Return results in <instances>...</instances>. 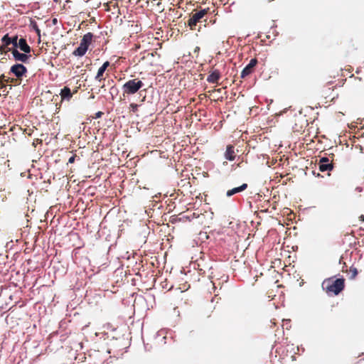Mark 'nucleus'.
I'll return each instance as SVG.
<instances>
[{"label": "nucleus", "instance_id": "nucleus-1", "mask_svg": "<svg viewBox=\"0 0 364 364\" xmlns=\"http://www.w3.org/2000/svg\"><path fill=\"white\" fill-rule=\"evenodd\" d=\"M334 278L335 277H331L325 279L322 282V289L328 295L333 294L337 296L345 289V279L343 277L341 276L340 278Z\"/></svg>", "mask_w": 364, "mask_h": 364}, {"label": "nucleus", "instance_id": "nucleus-2", "mask_svg": "<svg viewBox=\"0 0 364 364\" xmlns=\"http://www.w3.org/2000/svg\"><path fill=\"white\" fill-rule=\"evenodd\" d=\"M144 86V83L139 78L127 80L122 87L123 94L122 97H120L121 100H125L126 95H132L137 93L138 92H139L140 95H141L142 91L140 90Z\"/></svg>", "mask_w": 364, "mask_h": 364}, {"label": "nucleus", "instance_id": "nucleus-3", "mask_svg": "<svg viewBox=\"0 0 364 364\" xmlns=\"http://www.w3.org/2000/svg\"><path fill=\"white\" fill-rule=\"evenodd\" d=\"M19 46H21L20 50H21L22 53L19 52L18 50H16V49L11 50V48H9V50L11 51L14 60H16V62H20V63H22V64H23V63L27 64L31 60V48L29 45L27 46H25V45H23V42H21Z\"/></svg>", "mask_w": 364, "mask_h": 364}, {"label": "nucleus", "instance_id": "nucleus-4", "mask_svg": "<svg viewBox=\"0 0 364 364\" xmlns=\"http://www.w3.org/2000/svg\"><path fill=\"white\" fill-rule=\"evenodd\" d=\"M1 42L5 46L12 45L16 50L21 49V46H19L21 42H23L25 46H28L26 39L23 37L18 39L17 34L10 36L9 33H6L2 36Z\"/></svg>", "mask_w": 364, "mask_h": 364}, {"label": "nucleus", "instance_id": "nucleus-5", "mask_svg": "<svg viewBox=\"0 0 364 364\" xmlns=\"http://www.w3.org/2000/svg\"><path fill=\"white\" fill-rule=\"evenodd\" d=\"M9 73L14 75L17 78V80H20V82L18 83L20 84L22 79L26 76L28 73V69L23 64L16 63L11 66Z\"/></svg>", "mask_w": 364, "mask_h": 364}, {"label": "nucleus", "instance_id": "nucleus-6", "mask_svg": "<svg viewBox=\"0 0 364 364\" xmlns=\"http://www.w3.org/2000/svg\"><path fill=\"white\" fill-rule=\"evenodd\" d=\"M258 61L256 58H252L250 62L246 65V66L242 69L240 77L245 78L247 76L250 75L254 71V68L257 65Z\"/></svg>", "mask_w": 364, "mask_h": 364}, {"label": "nucleus", "instance_id": "nucleus-7", "mask_svg": "<svg viewBox=\"0 0 364 364\" xmlns=\"http://www.w3.org/2000/svg\"><path fill=\"white\" fill-rule=\"evenodd\" d=\"M94 38H95V36L92 33L88 32L82 36L80 41V45L88 50Z\"/></svg>", "mask_w": 364, "mask_h": 364}, {"label": "nucleus", "instance_id": "nucleus-8", "mask_svg": "<svg viewBox=\"0 0 364 364\" xmlns=\"http://www.w3.org/2000/svg\"><path fill=\"white\" fill-rule=\"evenodd\" d=\"M248 188V184L246 183H242L240 186L234 187L231 189H229L226 191L225 196L228 198H230L232 196L240 193L243 191H245Z\"/></svg>", "mask_w": 364, "mask_h": 364}, {"label": "nucleus", "instance_id": "nucleus-9", "mask_svg": "<svg viewBox=\"0 0 364 364\" xmlns=\"http://www.w3.org/2000/svg\"><path fill=\"white\" fill-rule=\"evenodd\" d=\"M221 77L220 72L218 70L210 71L207 77V81L210 83H216Z\"/></svg>", "mask_w": 364, "mask_h": 364}, {"label": "nucleus", "instance_id": "nucleus-10", "mask_svg": "<svg viewBox=\"0 0 364 364\" xmlns=\"http://www.w3.org/2000/svg\"><path fill=\"white\" fill-rule=\"evenodd\" d=\"M224 156H225V159H227L230 161H232L235 160L236 155L235 154L234 146L232 145L229 144L226 146Z\"/></svg>", "mask_w": 364, "mask_h": 364}, {"label": "nucleus", "instance_id": "nucleus-11", "mask_svg": "<svg viewBox=\"0 0 364 364\" xmlns=\"http://www.w3.org/2000/svg\"><path fill=\"white\" fill-rule=\"evenodd\" d=\"M60 95L63 100L69 101L73 97V93L70 88L65 86L60 90Z\"/></svg>", "mask_w": 364, "mask_h": 364}, {"label": "nucleus", "instance_id": "nucleus-12", "mask_svg": "<svg viewBox=\"0 0 364 364\" xmlns=\"http://www.w3.org/2000/svg\"><path fill=\"white\" fill-rule=\"evenodd\" d=\"M87 50L85 48L82 46L80 45L73 50V55L75 57H82L84 56Z\"/></svg>", "mask_w": 364, "mask_h": 364}, {"label": "nucleus", "instance_id": "nucleus-13", "mask_svg": "<svg viewBox=\"0 0 364 364\" xmlns=\"http://www.w3.org/2000/svg\"><path fill=\"white\" fill-rule=\"evenodd\" d=\"M334 168V165L331 163L318 164V169L321 172L331 171Z\"/></svg>", "mask_w": 364, "mask_h": 364}, {"label": "nucleus", "instance_id": "nucleus-14", "mask_svg": "<svg viewBox=\"0 0 364 364\" xmlns=\"http://www.w3.org/2000/svg\"><path fill=\"white\" fill-rule=\"evenodd\" d=\"M29 27L32 31H33L36 33L37 36H41V30L38 27L37 22L35 20L30 18Z\"/></svg>", "mask_w": 364, "mask_h": 364}, {"label": "nucleus", "instance_id": "nucleus-15", "mask_svg": "<svg viewBox=\"0 0 364 364\" xmlns=\"http://www.w3.org/2000/svg\"><path fill=\"white\" fill-rule=\"evenodd\" d=\"M191 16L193 18V21L199 22L204 17V11H198L195 14H192Z\"/></svg>", "mask_w": 364, "mask_h": 364}, {"label": "nucleus", "instance_id": "nucleus-16", "mask_svg": "<svg viewBox=\"0 0 364 364\" xmlns=\"http://www.w3.org/2000/svg\"><path fill=\"white\" fill-rule=\"evenodd\" d=\"M105 70L103 68H102L101 67H100L97 70V75L95 77V80H97L98 82H101L102 80H104L102 76H103V74L105 73Z\"/></svg>", "mask_w": 364, "mask_h": 364}, {"label": "nucleus", "instance_id": "nucleus-17", "mask_svg": "<svg viewBox=\"0 0 364 364\" xmlns=\"http://www.w3.org/2000/svg\"><path fill=\"white\" fill-rule=\"evenodd\" d=\"M350 275L349 276V279L353 280V279H355V277L358 276V270L354 266H351L350 267Z\"/></svg>", "mask_w": 364, "mask_h": 364}, {"label": "nucleus", "instance_id": "nucleus-18", "mask_svg": "<svg viewBox=\"0 0 364 364\" xmlns=\"http://www.w3.org/2000/svg\"><path fill=\"white\" fill-rule=\"evenodd\" d=\"M109 94L112 96V99H114L119 94L118 88L115 85L112 86L109 89Z\"/></svg>", "mask_w": 364, "mask_h": 364}, {"label": "nucleus", "instance_id": "nucleus-19", "mask_svg": "<svg viewBox=\"0 0 364 364\" xmlns=\"http://www.w3.org/2000/svg\"><path fill=\"white\" fill-rule=\"evenodd\" d=\"M187 23L191 30H194V29H196V26L198 22L193 21V18L190 16V17L187 21Z\"/></svg>", "mask_w": 364, "mask_h": 364}, {"label": "nucleus", "instance_id": "nucleus-20", "mask_svg": "<svg viewBox=\"0 0 364 364\" xmlns=\"http://www.w3.org/2000/svg\"><path fill=\"white\" fill-rule=\"evenodd\" d=\"M139 105L136 103H131L129 105V109L132 112H136L138 110Z\"/></svg>", "mask_w": 364, "mask_h": 364}, {"label": "nucleus", "instance_id": "nucleus-21", "mask_svg": "<svg viewBox=\"0 0 364 364\" xmlns=\"http://www.w3.org/2000/svg\"><path fill=\"white\" fill-rule=\"evenodd\" d=\"M329 163V159L326 156H322L319 159V164Z\"/></svg>", "mask_w": 364, "mask_h": 364}, {"label": "nucleus", "instance_id": "nucleus-22", "mask_svg": "<svg viewBox=\"0 0 364 364\" xmlns=\"http://www.w3.org/2000/svg\"><path fill=\"white\" fill-rule=\"evenodd\" d=\"M103 114H104V112H102V111H98V112H97L95 114V115H94L93 118H94V119H100V118H101V117H102V116Z\"/></svg>", "mask_w": 364, "mask_h": 364}, {"label": "nucleus", "instance_id": "nucleus-23", "mask_svg": "<svg viewBox=\"0 0 364 364\" xmlns=\"http://www.w3.org/2000/svg\"><path fill=\"white\" fill-rule=\"evenodd\" d=\"M144 350L145 351H151V348H152V346L151 345H149V343H144Z\"/></svg>", "mask_w": 364, "mask_h": 364}, {"label": "nucleus", "instance_id": "nucleus-24", "mask_svg": "<svg viewBox=\"0 0 364 364\" xmlns=\"http://www.w3.org/2000/svg\"><path fill=\"white\" fill-rule=\"evenodd\" d=\"M110 65V63L107 60L100 66L102 68H103L105 70H107V68Z\"/></svg>", "mask_w": 364, "mask_h": 364}, {"label": "nucleus", "instance_id": "nucleus-25", "mask_svg": "<svg viewBox=\"0 0 364 364\" xmlns=\"http://www.w3.org/2000/svg\"><path fill=\"white\" fill-rule=\"evenodd\" d=\"M9 81V78H7L4 74L0 75V82Z\"/></svg>", "mask_w": 364, "mask_h": 364}, {"label": "nucleus", "instance_id": "nucleus-26", "mask_svg": "<svg viewBox=\"0 0 364 364\" xmlns=\"http://www.w3.org/2000/svg\"><path fill=\"white\" fill-rule=\"evenodd\" d=\"M75 160V155H73L68 159V164H73V163H74Z\"/></svg>", "mask_w": 364, "mask_h": 364}, {"label": "nucleus", "instance_id": "nucleus-27", "mask_svg": "<svg viewBox=\"0 0 364 364\" xmlns=\"http://www.w3.org/2000/svg\"><path fill=\"white\" fill-rule=\"evenodd\" d=\"M7 82L8 81L0 82V89L6 88Z\"/></svg>", "mask_w": 364, "mask_h": 364}, {"label": "nucleus", "instance_id": "nucleus-28", "mask_svg": "<svg viewBox=\"0 0 364 364\" xmlns=\"http://www.w3.org/2000/svg\"><path fill=\"white\" fill-rule=\"evenodd\" d=\"M312 174H313L314 176L317 177V178H323V177L321 173H316L315 171H312Z\"/></svg>", "mask_w": 364, "mask_h": 364}, {"label": "nucleus", "instance_id": "nucleus-29", "mask_svg": "<svg viewBox=\"0 0 364 364\" xmlns=\"http://www.w3.org/2000/svg\"><path fill=\"white\" fill-rule=\"evenodd\" d=\"M200 11H204V16H205V14H206L208 12H210V8L201 9Z\"/></svg>", "mask_w": 364, "mask_h": 364}, {"label": "nucleus", "instance_id": "nucleus-30", "mask_svg": "<svg viewBox=\"0 0 364 364\" xmlns=\"http://www.w3.org/2000/svg\"><path fill=\"white\" fill-rule=\"evenodd\" d=\"M58 21L56 18H52V24L53 25H56L58 23Z\"/></svg>", "mask_w": 364, "mask_h": 364}, {"label": "nucleus", "instance_id": "nucleus-31", "mask_svg": "<svg viewBox=\"0 0 364 364\" xmlns=\"http://www.w3.org/2000/svg\"><path fill=\"white\" fill-rule=\"evenodd\" d=\"M355 191H358V192H362L363 191V188L360 187V186H358V187L355 188Z\"/></svg>", "mask_w": 364, "mask_h": 364}, {"label": "nucleus", "instance_id": "nucleus-32", "mask_svg": "<svg viewBox=\"0 0 364 364\" xmlns=\"http://www.w3.org/2000/svg\"><path fill=\"white\" fill-rule=\"evenodd\" d=\"M289 109H291V107H289V108H286V109H283V111H282V114H284L287 113V111H288Z\"/></svg>", "mask_w": 364, "mask_h": 364}, {"label": "nucleus", "instance_id": "nucleus-33", "mask_svg": "<svg viewBox=\"0 0 364 364\" xmlns=\"http://www.w3.org/2000/svg\"><path fill=\"white\" fill-rule=\"evenodd\" d=\"M298 350H301V352H302V353H304V350H305L304 348L302 346H301L300 347H299V346H298Z\"/></svg>", "mask_w": 364, "mask_h": 364}, {"label": "nucleus", "instance_id": "nucleus-34", "mask_svg": "<svg viewBox=\"0 0 364 364\" xmlns=\"http://www.w3.org/2000/svg\"><path fill=\"white\" fill-rule=\"evenodd\" d=\"M199 50H200V47H198V46H196V47L195 48V49H194V52H195V53H198V52H199Z\"/></svg>", "mask_w": 364, "mask_h": 364}, {"label": "nucleus", "instance_id": "nucleus-35", "mask_svg": "<svg viewBox=\"0 0 364 364\" xmlns=\"http://www.w3.org/2000/svg\"><path fill=\"white\" fill-rule=\"evenodd\" d=\"M360 220L364 221V215H361L360 216Z\"/></svg>", "mask_w": 364, "mask_h": 364}, {"label": "nucleus", "instance_id": "nucleus-36", "mask_svg": "<svg viewBox=\"0 0 364 364\" xmlns=\"http://www.w3.org/2000/svg\"><path fill=\"white\" fill-rule=\"evenodd\" d=\"M291 360H296V357H295V355H292V356H291Z\"/></svg>", "mask_w": 364, "mask_h": 364}, {"label": "nucleus", "instance_id": "nucleus-37", "mask_svg": "<svg viewBox=\"0 0 364 364\" xmlns=\"http://www.w3.org/2000/svg\"><path fill=\"white\" fill-rule=\"evenodd\" d=\"M289 321H290V320H289V319L283 320V322H284H284H289Z\"/></svg>", "mask_w": 364, "mask_h": 364}, {"label": "nucleus", "instance_id": "nucleus-38", "mask_svg": "<svg viewBox=\"0 0 364 364\" xmlns=\"http://www.w3.org/2000/svg\"><path fill=\"white\" fill-rule=\"evenodd\" d=\"M276 27H277V25L274 24L273 26H272L271 28H276Z\"/></svg>", "mask_w": 364, "mask_h": 364}, {"label": "nucleus", "instance_id": "nucleus-39", "mask_svg": "<svg viewBox=\"0 0 364 364\" xmlns=\"http://www.w3.org/2000/svg\"><path fill=\"white\" fill-rule=\"evenodd\" d=\"M221 54H222V53H221V52H220V51L218 52V53H217V55H220Z\"/></svg>", "mask_w": 364, "mask_h": 364}, {"label": "nucleus", "instance_id": "nucleus-40", "mask_svg": "<svg viewBox=\"0 0 364 364\" xmlns=\"http://www.w3.org/2000/svg\"><path fill=\"white\" fill-rule=\"evenodd\" d=\"M343 259V256L341 257L340 260H339V263L341 264V260Z\"/></svg>", "mask_w": 364, "mask_h": 364}, {"label": "nucleus", "instance_id": "nucleus-41", "mask_svg": "<svg viewBox=\"0 0 364 364\" xmlns=\"http://www.w3.org/2000/svg\"><path fill=\"white\" fill-rule=\"evenodd\" d=\"M359 146H360V147H359V149H360V150L362 151V150H363V147H362V146H360V145Z\"/></svg>", "mask_w": 364, "mask_h": 364}, {"label": "nucleus", "instance_id": "nucleus-42", "mask_svg": "<svg viewBox=\"0 0 364 364\" xmlns=\"http://www.w3.org/2000/svg\"><path fill=\"white\" fill-rule=\"evenodd\" d=\"M213 301H215L214 297H213L212 299H211V302H213Z\"/></svg>", "mask_w": 364, "mask_h": 364}, {"label": "nucleus", "instance_id": "nucleus-43", "mask_svg": "<svg viewBox=\"0 0 364 364\" xmlns=\"http://www.w3.org/2000/svg\"><path fill=\"white\" fill-rule=\"evenodd\" d=\"M185 218H186V219H188V220H190V218H189V217H188V216H186Z\"/></svg>", "mask_w": 364, "mask_h": 364}, {"label": "nucleus", "instance_id": "nucleus-44", "mask_svg": "<svg viewBox=\"0 0 364 364\" xmlns=\"http://www.w3.org/2000/svg\"><path fill=\"white\" fill-rule=\"evenodd\" d=\"M362 136H363V137H364V132L362 134Z\"/></svg>", "mask_w": 364, "mask_h": 364}, {"label": "nucleus", "instance_id": "nucleus-45", "mask_svg": "<svg viewBox=\"0 0 364 364\" xmlns=\"http://www.w3.org/2000/svg\"><path fill=\"white\" fill-rule=\"evenodd\" d=\"M363 242H364V239L363 240Z\"/></svg>", "mask_w": 364, "mask_h": 364}]
</instances>
